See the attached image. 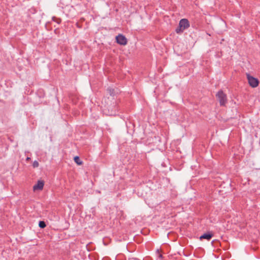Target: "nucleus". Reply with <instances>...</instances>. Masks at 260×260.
Segmentation results:
<instances>
[{
  "mask_svg": "<svg viewBox=\"0 0 260 260\" xmlns=\"http://www.w3.org/2000/svg\"><path fill=\"white\" fill-rule=\"evenodd\" d=\"M39 225L41 228H44L46 227V224L43 221H40L39 223Z\"/></svg>",
  "mask_w": 260,
  "mask_h": 260,
  "instance_id": "6e6552de",
  "label": "nucleus"
},
{
  "mask_svg": "<svg viewBox=\"0 0 260 260\" xmlns=\"http://www.w3.org/2000/svg\"><path fill=\"white\" fill-rule=\"evenodd\" d=\"M213 237V235L209 233H205L200 237V239H206L209 240Z\"/></svg>",
  "mask_w": 260,
  "mask_h": 260,
  "instance_id": "423d86ee",
  "label": "nucleus"
},
{
  "mask_svg": "<svg viewBox=\"0 0 260 260\" xmlns=\"http://www.w3.org/2000/svg\"><path fill=\"white\" fill-rule=\"evenodd\" d=\"M247 78L250 86L253 88L258 86L259 81L257 79L250 76L249 74H246Z\"/></svg>",
  "mask_w": 260,
  "mask_h": 260,
  "instance_id": "7ed1b4c3",
  "label": "nucleus"
},
{
  "mask_svg": "<svg viewBox=\"0 0 260 260\" xmlns=\"http://www.w3.org/2000/svg\"><path fill=\"white\" fill-rule=\"evenodd\" d=\"M39 162L36 160L34 161L32 164V166L34 168H37L39 167Z\"/></svg>",
  "mask_w": 260,
  "mask_h": 260,
  "instance_id": "1a4fd4ad",
  "label": "nucleus"
},
{
  "mask_svg": "<svg viewBox=\"0 0 260 260\" xmlns=\"http://www.w3.org/2000/svg\"><path fill=\"white\" fill-rule=\"evenodd\" d=\"M44 182L42 180H39L37 183L33 186L34 191L42 190L43 189Z\"/></svg>",
  "mask_w": 260,
  "mask_h": 260,
  "instance_id": "39448f33",
  "label": "nucleus"
},
{
  "mask_svg": "<svg viewBox=\"0 0 260 260\" xmlns=\"http://www.w3.org/2000/svg\"><path fill=\"white\" fill-rule=\"evenodd\" d=\"M30 157H27L26 158V160H30Z\"/></svg>",
  "mask_w": 260,
  "mask_h": 260,
  "instance_id": "9b49d317",
  "label": "nucleus"
},
{
  "mask_svg": "<svg viewBox=\"0 0 260 260\" xmlns=\"http://www.w3.org/2000/svg\"><path fill=\"white\" fill-rule=\"evenodd\" d=\"M53 20L56 21L58 24L60 23L61 22L60 19L53 18Z\"/></svg>",
  "mask_w": 260,
  "mask_h": 260,
  "instance_id": "9d476101",
  "label": "nucleus"
},
{
  "mask_svg": "<svg viewBox=\"0 0 260 260\" xmlns=\"http://www.w3.org/2000/svg\"><path fill=\"white\" fill-rule=\"evenodd\" d=\"M189 27V23L187 19H182L179 22V26L176 29L177 34L182 32L184 30Z\"/></svg>",
  "mask_w": 260,
  "mask_h": 260,
  "instance_id": "f257e3e1",
  "label": "nucleus"
},
{
  "mask_svg": "<svg viewBox=\"0 0 260 260\" xmlns=\"http://www.w3.org/2000/svg\"><path fill=\"white\" fill-rule=\"evenodd\" d=\"M74 159L75 162L78 165H81L83 163V162L80 159L79 157L78 156H75Z\"/></svg>",
  "mask_w": 260,
  "mask_h": 260,
  "instance_id": "0eeeda50",
  "label": "nucleus"
},
{
  "mask_svg": "<svg viewBox=\"0 0 260 260\" xmlns=\"http://www.w3.org/2000/svg\"><path fill=\"white\" fill-rule=\"evenodd\" d=\"M116 42L121 45H126L127 41L126 38L122 35L119 34L116 37Z\"/></svg>",
  "mask_w": 260,
  "mask_h": 260,
  "instance_id": "20e7f679",
  "label": "nucleus"
},
{
  "mask_svg": "<svg viewBox=\"0 0 260 260\" xmlns=\"http://www.w3.org/2000/svg\"><path fill=\"white\" fill-rule=\"evenodd\" d=\"M216 96L219 102L220 106H224L227 102L226 95L222 90L219 91Z\"/></svg>",
  "mask_w": 260,
  "mask_h": 260,
  "instance_id": "f03ea898",
  "label": "nucleus"
}]
</instances>
